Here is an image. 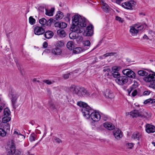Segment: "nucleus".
Here are the masks:
<instances>
[{
  "mask_svg": "<svg viewBox=\"0 0 155 155\" xmlns=\"http://www.w3.org/2000/svg\"><path fill=\"white\" fill-rule=\"evenodd\" d=\"M112 75L114 78H117L120 77V74L118 72H114L112 73Z\"/></svg>",
  "mask_w": 155,
  "mask_h": 155,
  "instance_id": "nucleus-44",
  "label": "nucleus"
},
{
  "mask_svg": "<svg viewBox=\"0 0 155 155\" xmlns=\"http://www.w3.org/2000/svg\"><path fill=\"white\" fill-rule=\"evenodd\" d=\"M116 19L117 21H118L121 23L123 22V19L121 18L118 16H116Z\"/></svg>",
  "mask_w": 155,
  "mask_h": 155,
  "instance_id": "nucleus-55",
  "label": "nucleus"
},
{
  "mask_svg": "<svg viewBox=\"0 0 155 155\" xmlns=\"http://www.w3.org/2000/svg\"><path fill=\"white\" fill-rule=\"evenodd\" d=\"M44 83H46L47 84L50 85L52 83V82L49 80H45L43 81Z\"/></svg>",
  "mask_w": 155,
  "mask_h": 155,
  "instance_id": "nucleus-54",
  "label": "nucleus"
},
{
  "mask_svg": "<svg viewBox=\"0 0 155 155\" xmlns=\"http://www.w3.org/2000/svg\"><path fill=\"white\" fill-rule=\"evenodd\" d=\"M80 93L81 94V96L82 95L89 96H90L91 93L88 91L85 88L83 87H81Z\"/></svg>",
  "mask_w": 155,
  "mask_h": 155,
  "instance_id": "nucleus-16",
  "label": "nucleus"
},
{
  "mask_svg": "<svg viewBox=\"0 0 155 155\" xmlns=\"http://www.w3.org/2000/svg\"><path fill=\"white\" fill-rule=\"evenodd\" d=\"M60 22H57L54 24V25L56 27H59L60 28Z\"/></svg>",
  "mask_w": 155,
  "mask_h": 155,
  "instance_id": "nucleus-59",
  "label": "nucleus"
},
{
  "mask_svg": "<svg viewBox=\"0 0 155 155\" xmlns=\"http://www.w3.org/2000/svg\"><path fill=\"white\" fill-rule=\"evenodd\" d=\"M150 87L155 89V80L150 83Z\"/></svg>",
  "mask_w": 155,
  "mask_h": 155,
  "instance_id": "nucleus-53",
  "label": "nucleus"
},
{
  "mask_svg": "<svg viewBox=\"0 0 155 155\" xmlns=\"http://www.w3.org/2000/svg\"><path fill=\"white\" fill-rule=\"evenodd\" d=\"M102 8L103 11L106 12H109L110 8L106 3L103 2L102 3Z\"/></svg>",
  "mask_w": 155,
  "mask_h": 155,
  "instance_id": "nucleus-25",
  "label": "nucleus"
},
{
  "mask_svg": "<svg viewBox=\"0 0 155 155\" xmlns=\"http://www.w3.org/2000/svg\"><path fill=\"white\" fill-rule=\"evenodd\" d=\"M130 32L133 36L136 35L138 33V30L137 29V28L135 27V25L133 26L130 27Z\"/></svg>",
  "mask_w": 155,
  "mask_h": 155,
  "instance_id": "nucleus-20",
  "label": "nucleus"
},
{
  "mask_svg": "<svg viewBox=\"0 0 155 155\" xmlns=\"http://www.w3.org/2000/svg\"><path fill=\"white\" fill-rule=\"evenodd\" d=\"M43 46L44 48H46L48 46V43L47 42H44L43 44Z\"/></svg>",
  "mask_w": 155,
  "mask_h": 155,
  "instance_id": "nucleus-62",
  "label": "nucleus"
},
{
  "mask_svg": "<svg viewBox=\"0 0 155 155\" xmlns=\"http://www.w3.org/2000/svg\"><path fill=\"white\" fill-rule=\"evenodd\" d=\"M14 134H16L18 136V135H20L22 137V138L24 139L25 138V137L23 135L21 134L18 130H15V131L14 132Z\"/></svg>",
  "mask_w": 155,
  "mask_h": 155,
  "instance_id": "nucleus-48",
  "label": "nucleus"
},
{
  "mask_svg": "<svg viewBox=\"0 0 155 155\" xmlns=\"http://www.w3.org/2000/svg\"><path fill=\"white\" fill-rule=\"evenodd\" d=\"M93 27L92 25H90L86 28V30H84L83 33L84 35L85 36H91L93 34Z\"/></svg>",
  "mask_w": 155,
  "mask_h": 155,
  "instance_id": "nucleus-8",
  "label": "nucleus"
},
{
  "mask_svg": "<svg viewBox=\"0 0 155 155\" xmlns=\"http://www.w3.org/2000/svg\"><path fill=\"white\" fill-rule=\"evenodd\" d=\"M63 16V13L60 11H58L55 16V18L56 20L61 19L62 18Z\"/></svg>",
  "mask_w": 155,
  "mask_h": 155,
  "instance_id": "nucleus-31",
  "label": "nucleus"
},
{
  "mask_svg": "<svg viewBox=\"0 0 155 155\" xmlns=\"http://www.w3.org/2000/svg\"><path fill=\"white\" fill-rule=\"evenodd\" d=\"M128 146V148L130 149H132L133 147L134 144L133 143H128L127 144Z\"/></svg>",
  "mask_w": 155,
  "mask_h": 155,
  "instance_id": "nucleus-56",
  "label": "nucleus"
},
{
  "mask_svg": "<svg viewBox=\"0 0 155 155\" xmlns=\"http://www.w3.org/2000/svg\"><path fill=\"white\" fill-rule=\"evenodd\" d=\"M10 149L8 152L7 155H13L14 151L15 149V144L12 141L11 143V145L10 147Z\"/></svg>",
  "mask_w": 155,
  "mask_h": 155,
  "instance_id": "nucleus-21",
  "label": "nucleus"
},
{
  "mask_svg": "<svg viewBox=\"0 0 155 155\" xmlns=\"http://www.w3.org/2000/svg\"><path fill=\"white\" fill-rule=\"evenodd\" d=\"M105 96L106 98L112 99L114 97V95L112 92L109 89L107 90L105 93Z\"/></svg>",
  "mask_w": 155,
  "mask_h": 155,
  "instance_id": "nucleus-22",
  "label": "nucleus"
},
{
  "mask_svg": "<svg viewBox=\"0 0 155 155\" xmlns=\"http://www.w3.org/2000/svg\"><path fill=\"white\" fill-rule=\"evenodd\" d=\"M14 153L15 155H22V152L20 151L19 150H15V149L14 151Z\"/></svg>",
  "mask_w": 155,
  "mask_h": 155,
  "instance_id": "nucleus-49",
  "label": "nucleus"
},
{
  "mask_svg": "<svg viewBox=\"0 0 155 155\" xmlns=\"http://www.w3.org/2000/svg\"><path fill=\"white\" fill-rule=\"evenodd\" d=\"M53 19L50 18L48 21H47L45 18H42L39 20V22L43 26L45 25H47L48 26L50 25L51 23L53 22Z\"/></svg>",
  "mask_w": 155,
  "mask_h": 155,
  "instance_id": "nucleus-13",
  "label": "nucleus"
},
{
  "mask_svg": "<svg viewBox=\"0 0 155 155\" xmlns=\"http://www.w3.org/2000/svg\"><path fill=\"white\" fill-rule=\"evenodd\" d=\"M101 116L98 112L94 111L92 112L90 115V118L94 121H98L101 119Z\"/></svg>",
  "mask_w": 155,
  "mask_h": 155,
  "instance_id": "nucleus-7",
  "label": "nucleus"
},
{
  "mask_svg": "<svg viewBox=\"0 0 155 155\" xmlns=\"http://www.w3.org/2000/svg\"><path fill=\"white\" fill-rule=\"evenodd\" d=\"M101 117L102 119L104 121L107 120L109 118L108 117L107 115L104 114L102 115Z\"/></svg>",
  "mask_w": 155,
  "mask_h": 155,
  "instance_id": "nucleus-50",
  "label": "nucleus"
},
{
  "mask_svg": "<svg viewBox=\"0 0 155 155\" xmlns=\"http://www.w3.org/2000/svg\"><path fill=\"white\" fill-rule=\"evenodd\" d=\"M103 71L104 72H109L110 71V69L108 67H106L104 68Z\"/></svg>",
  "mask_w": 155,
  "mask_h": 155,
  "instance_id": "nucleus-52",
  "label": "nucleus"
},
{
  "mask_svg": "<svg viewBox=\"0 0 155 155\" xmlns=\"http://www.w3.org/2000/svg\"><path fill=\"white\" fill-rule=\"evenodd\" d=\"M3 129H5L7 133L9 131L10 129V126L8 123H6L3 126Z\"/></svg>",
  "mask_w": 155,
  "mask_h": 155,
  "instance_id": "nucleus-35",
  "label": "nucleus"
},
{
  "mask_svg": "<svg viewBox=\"0 0 155 155\" xmlns=\"http://www.w3.org/2000/svg\"><path fill=\"white\" fill-rule=\"evenodd\" d=\"M46 12L45 14L50 16L53 15V12L54 11V8H51L50 10H48L47 9H45Z\"/></svg>",
  "mask_w": 155,
  "mask_h": 155,
  "instance_id": "nucleus-28",
  "label": "nucleus"
},
{
  "mask_svg": "<svg viewBox=\"0 0 155 155\" xmlns=\"http://www.w3.org/2000/svg\"><path fill=\"white\" fill-rule=\"evenodd\" d=\"M67 48L70 50H72L74 48V45L72 41H69L67 44Z\"/></svg>",
  "mask_w": 155,
  "mask_h": 155,
  "instance_id": "nucleus-27",
  "label": "nucleus"
},
{
  "mask_svg": "<svg viewBox=\"0 0 155 155\" xmlns=\"http://www.w3.org/2000/svg\"><path fill=\"white\" fill-rule=\"evenodd\" d=\"M143 110L141 109L139 110H134L130 112V115L132 117H143Z\"/></svg>",
  "mask_w": 155,
  "mask_h": 155,
  "instance_id": "nucleus-3",
  "label": "nucleus"
},
{
  "mask_svg": "<svg viewBox=\"0 0 155 155\" xmlns=\"http://www.w3.org/2000/svg\"><path fill=\"white\" fill-rule=\"evenodd\" d=\"M117 54L116 52H111L107 53L106 54H104L103 56H104L105 57H107L109 56H112L114 55Z\"/></svg>",
  "mask_w": 155,
  "mask_h": 155,
  "instance_id": "nucleus-45",
  "label": "nucleus"
},
{
  "mask_svg": "<svg viewBox=\"0 0 155 155\" xmlns=\"http://www.w3.org/2000/svg\"><path fill=\"white\" fill-rule=\"evenodd\" d=\"M142 135L141 134L138 132L134 133L132 135L131 138L133 139H137L139 140L141 138Z\"/></svg>",
  "mask_w": 155,
  "mask_h": 155,
  "instance_id": "nucleus-23",
  "label": "nucleus"
},
{
  "mask_svg": "<svg viewBox=\"0 0 155 155\" xmlns=\"http://www.w3.org/2000/svg\"><path fill=\"white\" fill-rule=\"evenodd\" d=\"M81 111L84 116L87 119H90V114L94 110L87 105L86 107L82 108Z\"/></svg>",
  "mask_w": 155,
  "mask_h": 155,
  "instance_id": "nucleus-2",
  "label": "nucleus"
},
{
  "mask_svg": "<svg viewBox=\"0 0 155 155\" xmlns=\"http://www.w3.org/2000/svg\"><path fill=\"white\" fill-rule=\"evenodd\" d=\"M36 138V136L34 133H32L30 137L29 140L30 141L32 142L35 141Z\"/></svg>",
  "mask_w": 155,
  "mask_h": 155,
  "instance_id": "nucleus-36",
  "label": "nucleus"
},
{
  "mask_svg": "<svg viewBox=\"0 0 155 155\" xmlns=\"http://www.w3.org/2000/svg\"><path fill=\"white\" fill-rule=\"evenodd\" d=\"M115 81L118 84L123 85L128 82V78L125 76H120L116 79Z\"/></svg>",
  "mask_w": 155,
  "mask_h": 155,
  "instance_id": "nucleus-5",
  "label": "nucleus"
},
{
  "mask_svg": "<svg viewBox=\"0 0 155 155\" xmlns=\"http://www.w3.org/2000/svg\"><path fill=\"white\" fill-rule=\"evenodd\" d=\"M143 80L147 82H152L155 80V73L150 74L143 78Z\"/></svg>",
  "mask_w": 155,
  "mask_h": 155,
  "instance_id": "nucleus-10",
  "label": "nucleus"
},
{
  "mask_svg": "<svg viewBox=\"0 0 155 155\" xmlns=\"http://www.w3.org/2000/svg\"><path fill=\"white\" fill-rule=\"evenodd\" d=\"M145 25L146 26H147V25L146 24H144L143 25H138L137 24H135V27L137 28V29L138 30L139 32L140 31L143 29L144 26Z\"/></svg>",
  "mask_w": 155,
  "mask_h": 155,
  "instance_id": "nucleus-30",
  "label": "nucleus"
},
{
  "mask_svg": "<svg viewBox=\"0 0 155 155\" xmlns=\"http://www.w3.org/2000/svg\"><path fill=\"white\" fill-rule=\"evenodd\" d=\"M83 44L85 46H89L90 45V42L89 40H86L83 41Z\"/></svg>",
  "mask_w": 155,
  "mask_h": 155,
  "instance_id": "nucleus-51",
  "label": "nucleus"
},
{
  "mask_svg": "<svg viewBox=\"0 0 155 155\" xmlns=\"http://www.w3.org/2000/svg\"><path fill=\"white\" fill-rule=\"evenodd\" d=\"M57 33L58 35L62 38L65 37L66 35V34L65 31L62 29L58 30L57 31Z\"/></svg>",
  "mask_w": 155,
  "mask_h": 155,
  "instance_id": "nucleus-26",
  "label": "nucleus"
},
{
  "mask_svg": "<svg viewBox=\"0 0 155 155\" xmlns=\"http://www.w3.org/2000/svg\"><path fill=\"white\" fill-rule=\"evenodd\" d=\"M51 53L55 55H60L62 53V51L60 48L56 47L52 49Z\"/></svg>",
  "mask_w": 155,
  "mask_h": 155,
  "instance_id": "nucleus-19",
  "label": "nucleus"
},
{
  "mask_svg": "<svg viewBox=\"0 0 155 155\" xmlns=\"http://www.w3.org/2000/svg\"><path fill=\"white\" fill-rule=\"evenodd\" d=\"M113 132L114 135L117 139H120L122 137V132L119 129H116L113 131Z\"/></svg>",
  "mask_w": 155,
  "mask_h": 155,
  "instance_id": "nucleus-14",
  "label": "nucleus"
},
{
  "mask_svg": "<svg viewBox=\"0 0 155 155\" xmlns=\"http://www.w3.org/2000/svg\"><path fill=\"white\" fill-rule=\"evenodd\" d=\"M137 73L139 75L141 76H146L148 74L147 72L143 70L138 71Z\"/></svg>",
  "mask_w": 155,
  "mask_h": 155,
  "instance_id": "nucleus-29",
  "label": "nucleus"
},
{
  "mask_svg": "<svg viewBox=\"0 0 155 155\" xmlns=\"http://www.w3.org/2000/svg\"><path fill=\"white\" fill-rule=\"evenodd\" d=\"M104 126L109 130H113L115 128V126L112 123L108 122H106L104 123Z\"/></svg>",
  "mask_w": 155,
  "mask_h": 155,
  "instance_id": "nucleus-18",
  "label": "nucleus"
},
{
  "mask_svg": "<svg viewBox=\"0 0 155 155\" xmlns=\"http://www.w3.org/2000/svg\"><path fill=\"white\" fill-rule=\"evenodd\" d=\"M80 87H76L74 85H72L70 87L69 90L70 91L73 93L77 94L81 96V94L80 93Z\"/></svg>",
  "mask_w": 155,
  "mask_h": 155,
  "instance_id": "nucleus-11",
  "label": "nucleus"
},
{
  "mask_svg": "<svg viewBox=\"0 0 155 155\" xmlns=\"http://www.w3.org/2000/svg\"><path fill=\"white\" fill-rule=\"evenodd\" d=\"M18 96L16 94H13L12 97V106L14 109H16V107L15 104L17 103Z\"/></svg>",
  "mask_w": 155,
  "mask_h": 155,
  "instance_id": "nucleus-17",
  "label": "nucleus"
},
{
  "mask_svg": "<svg viewBox=\"0 0 155 155\" xmlns=\"http://www.w3.org/2000/svg\"><path fill=\"white\" fill-rule=\"evenodd\" d=\"M127 91H128V95H130V93L132 91V89H128L127 90Z\"/></svg>",
  "mask_w": 155,
  "mask_h": 155,
  "instance_id": "nucleus-64",
  "label": "nucleus"
},
{
  "mask_svg": "<svg viewBox=\"0 0 155 155\" xmlns=\"http://www.w3.org/2000/svg\"><path fill=\"white\" fill-rule=\"evenodd\" d=\"M72 25H79L81 27H85L87 25L86 19L80 15H75L72 17Z\"/></svg>",
  "mask_w": 155,
  "mask_h": 155,
  "instance_id": "nucleus-1",
  "label": "nucleus"
},
{
  "mask_svg": "<svg viewBox=\"0 0 155 155\" xmlns=\"http://www.w3.org/2000/svg\"><path fill=\"white\" fill-rule=\"evenodd\" d=\"M146 131L148 133L155 132V127L150 124H147L146 125Z\"/></svg>",
  "mask_w": 155,
  "mask_h": 155,
  "instance_id": "nucleus-15",
  "label": "nucleus"
},
{
  "mask_svg": "<svg viewBox=\"0 0 155 155\" xmlns=\"http://www.w3.org/2000/svg\"><path fill=\"white\" fill-rule=\"evenodd\" d=\"M45 37L47 39H49L51 38L54 35V33L50 31H48L45 32Z\"/></svg>",
  "mask_w": 155,
  "mask_h": 155,
  "instance_id": "nucleus-24",
  "label": "nucleus"
},
{
  "mask_svg": "<svg viewBox=\"0 0 155 155\" xmlns=\"http://www.w3.org/2000/svg\"><path fill=\"white\" fill-rule=\"evenodd\" d=\"M123 74L133 79H134L136 77L135 73L131 70L129 69H125L122 71Z\"/></svg>",
  "mask_w": 155,
  "mask_h": 155,
  "instance_id": "nucleus-6",
  "label": "nucleus"
},
{
  "mask_svg": "<svg viewBox=\"0 0 155 155\" xmlns=\"http://www.w3.org/2000/svg\"><path fill=\"white\" fill-rule=\"evenodd\" d=\"M136 4V2L134 1L131 0L129 2L123 3L122 4V6L124 8L127 9H132L133 7H134Z\"/></svg>",
  "mask_w": 155,
  "mask_h": 155,
  "instance_id": "nucleus-4",
  "label": "nucleus"
},
{
  "mask_svg": "<svg viewBox=\"0 0 155 155\" xmlns=\"http://www.w3.org/2000/svg\"><path fill=\"white\" fill-rule=\"evenodd\" d=\"M49 106L51 109H55L54 105L53 104L50 103L49 104Z\"/></svg>",
  "mask_w": 155,
  "mask_h": 155,
  "instance_id": "nucleus-57",
  "label": "nucleus"
},
{
  "mask_svg": "<svg viewBox=\"0 0 155 155\" xmlns=\"http://www.w3.org/2000/svg\"><path fill=\"white\" fill-rule=\"evenodd\" d=\"M150 93V91H144L143 94V95H149Z\"/></svg>",
  "mask_w": 155,
  "mask_h": 155,
  "instance_id": "nucleus-60",
  "label": "nucleus"
},
{
  "mask_svg": "<svg viewBox=\"0 0 155 155\" xmlns=\"http://www.w3.org/2000/svg\"><path fill=\"white\" fill-rule=\"evenodd\" d=\"M82 50V49L81 48L77 47L73 50V52L74 54H78L80 53Z\"/></svg>",
  "mask_w": 155,
  "mask_h": 155,
  "instance_id": "nucleus-41",
  "label": "nucleus"
},
{
  "mask_svg": "<svg viewBox=\"0 0 155 155\" xmlns=\"http://www.w3.org/2000/svg\"><path fill=\"white\" fill-rule=\"evenodd\" d=\"M120 69V67L114 66L112 67V70L113 72H118Z\"/></svg>",
  "mask_w": 155,
  "mask_h": 155,
  "instance_id": "nucleus-43",
  "label": "nucleus"
},
{
  "mask_svg": "<svg viewBox=\"0 0 155 155\" xmlns=\"http://www.w3.org/2000/svg\"><path fill=\"white\" fill-rule=\"evenodd\" d=\"M53 138L54 140L55 141V142L57 143H59L62 142V140L57 137H54Z\"/></svg>",
  "mask_w": 155,
  "mask_h": 155,
  "instance_id": "nucleus-46",
  "label": "nucleus"
},
{
  "mask_svg": "<svg viewBox=\"0 0 155 155\" xmlns=\"http://www.w3.org/2000/svg\"><path fill=\"white\" fill-rule=\"evenodd\" d=\"M64 45V43L62 41H58L56 43L55 46L56 47H59L61 48L63 47Z\"/></svg>",
  "mask_w": 155,
  "mask_h": 155,
  "instance_id": "nucleus-38",
  "label": "nucleus"
},
{
  "mask_svg": "<svg viewBox=\"0 0 155 155\" xmlns=\"http://www.w3.org/2000/svg\"><path fill=\"white\" fill-rule=\"evenodd\" d=\"M7 134V132L5 129L0 128V136L2 137L5 136Z\"/></svg>",
  "mask_w": 155,
  "mask_h": 155,
  "instance_id": "nucleus-40",
  "label": "nucleus"
},
{
  "mask_svg": "<svg viewBox=\"0 0 155 155\" xmlns=\"http://www.w3.org/2000/svg\"><path fill=\"white\" fill-rule=\"evenodd\" d=\"M34 34L36 35H40L45 32V30L42 27L36 26L34 28Z\"/></svg>",
  "mask_w": 155,
  "mask_h": 155,
  "instance_id": "nucleus-12",
  "label": "nucleus"
},
{
  "mask_svg": "<svg viewBox=\"0 0 155 155\" xmlns=\"http://www.w3.org/2000/svg\"><path fill=\"white\" fill-rule=\"evenodd\" d=\"M77 104L78 106L82 107V108L86 107L88 105L86 103L82 101H79L77 102Z\"/></svg>",
  "mask_w": 155,
  "mask_h": 155,
  "instance_id": "nucleus-37",
  "label": "nucleus"
},
{
  "mask_svg": "<svg viewBox=\"0 0 155 155\" xmlns=\"http://www.w3.org/2000/svg\"><path fill=\"white\" fill-rule=\"evenodd\" d=\"M154 103H155V99H151L146 100L144 102V103L145 104H147L148 103L153 104Z\"/></svg>",
  "mask_w": 155,
  "mask_h": 155,
  "instance_id": "nucleus-39",
  "label": "nucleus"
},
{
  "mask_svg": "<svg viewBox=\"0 0 155 155\" xmlns=\"http://www.w3.org/2000/svg\"><path fill=\"white\" fill-rule=\"evenodd\" d=\"M4 116H8L10 115V112L8 108H5L4 110Z\"/></svg>",
  "mask_w": 155,
  "mask_h": 155,
  "instance_id": "nucleus-34",
  "label": "nucleus"
},
{
  "mask_svg": "<svg viewBox=\"0 0 155 155\" xmlns=\"http://www.w3.org/2000/svg\"><path fill=\"white\" fill-rule=\"evenodd\" d=\"M76 33L74 31H72L69 34V38L71 39H73L76 38L77 36L76 35Z\"/></svg>",
  "mask_w": 155,
  "mask_h": 155,
  "instance_id": "nucleus-33",
  "label": "nucleus"
},
{
  "mask_svg": "<svg viewBox=\"0 0 155 155\" xmlns=\"http://www.w3.org/2000/svg\"><path fill=\"white\" fill-rule=\"evenodd\" d=\"M79 25H72L71 29L72 31H74L77 33H81L84 30V28Z\"/></svg>",
  "mask_w": 155,
  "mask_h": 155,
  "instance_id": "nucleus-9",
  "label": "nucleus"
},
{
  "mask_svg": "<svg viewBox=\"0 0 155 155\" xmlns=\"http://www.w3.org/2000/svg\"><path fill=\"white\" fill-rule=\"evenodd\" d=\"M29 23L31 25L34 24L35 22V20L32 16H30L29 18Z\"/></svg>",
  "mask_w": 155,
  "mask_h": 155,
  "instance_id": "nucleus-42",
  "label": "nucleus"
},
{
  "mask_svg": "<svg viewBox=\"0 0 155 155\" xmlns=\"http://www.w3.org/2000/svg\"><path fill=\"white\" fill-rule=\"evenodd\" d=\"M67 26V24L66 23L63 22H60V28L62 29L64 28Z\"/></svg>",
  "mask_w": 155,
  "mask_h": 155,
  "instance_id": "nucleus-47",
  "label": "nucleus"
},
{
  "mask_svg": "<svg viewBox=\"0 0 155 155\" xmlns=\"http://www.w3.org/2000/svg\"><path fill=\"white\" fill-rule=\"evenodd\" d=\"M123 0H115L116 3L118 4H119L120 2L122 1Z\"/></svg>",
  "mask_w": 155,
  "mask_h": 155,
  "instance_id": "nucleus-63",
  "label": "nucleus"
},
{
  "mask_svg": "<svg viewBox=\"0 0 155 155\" xmlns=\"http://www.w3.org/2000/svg\"><path fill=\"white\" fill-rule=\"evenodd\" d=\"M137 90H134L132 93V96L134 97L137 94Z\"/></svg>",
  "mask_w": 155,
  "mask_h": 155,
  "instance_id": "nucleus-58",
  "label": "nucleus"
},
{
  "mask_svg": "<svg viewBox=\"0 0 155 155\" xmlns=\"http://www.w3.org/2000/svg\"><path fill=\"white\" fill-rule=\"evenodd\" d=\"M70 75V73H69L64 75V78L65 79H68L69 78V75Z\"/></svg>",
  "mask_w": 155,
  "mask_h": 155,
  "instance_id": "nucleus-61",
  "label": "nucleus"
},
{
  "mask_svg": "<svg viewBox=\"0 0 155 155\" xmlns=\"http://www.w3.org/2000/svg\"><path fill=\"white\" fill-rule=\"evenodd\" d=\"M2 118V121L3 123L6 124L7 122L10 121L11 119V117L8 116H4Z\"/></svg>",
  "mask_w": 155,
  "mask_h": 155,
  "instance_id": "nucleus-32",
  "label": "nucleus"
}]
</instances>
